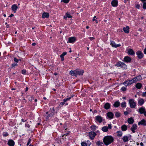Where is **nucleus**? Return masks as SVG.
Instances as JSON below:
<instances>
[{
    "label": "nucleus",
    "mask_w": 146,
    "mask_h": 146,
    "mask_svg": "<svg viewBox=\"0 0 146 146\" xmlns=\"http://www.w3.org/2000/svg\"><path fill=\"white\" fill-rule=\"evenodd\" d=\"M102 129L103 131L106 132L108 130V127L106 126H105L102 127Z\"/></svg>",
    "instance_id": "27"
},
{
    "label": "nucleus",
    "mask_w": 146,
    "mask_h": 146,
    "mask_svg": "<svg viewBox=\"0 0 146 146\" xmlns=\"http://www.w3.org/2000/svg\"><path fill=\"white\" fill-rule=\"evenodd\" d=\"M31 139H29L28 141L27 144V146H28V145H29V144L31 142Z\"/></svg>",
    "instance_id": "51"
},
{
    "label": "nucleus",
    "mask_w": 146,
    "mask_h": 146,
    "mask_svg": "<svg viewBox=\"0 0 146 146\" xmlns=\"http://www.w3.org/2000/svg\"><path fill=\"white\" fill-rule=\"evenodd\" d=\"M96 120L99 122L100 123H101L102 121V117L100 116H97L96 117Z\"/></svg>",
    "instance_id": "13"
},
{
    "label": "nucleus",
    "mask_w": 146,
    "mask_h": 146,
    "mask_svg": "<svg viewBox=\"0 0 146 146\" xmlns=\"http://www.w3.org/2000/svg\"><path fill=\"white\" fill-rule=\"evenodd\" d=\"M120 105L119 102H115L113 104V106L115 107H118Z\"/></svg>",
    "instance_id": "31"
},
{
    "label": "nucleus",
    "mask_w": 146,
    "mask_h": 146,
    "mask_svg": "<svg viewBox=\"0 0 146 146\" xmlns=\"http://www.w3.org/2000/svg\"><path fill=\"white\" fill-rule=\"evenodd\" d=\"M136 78H137L138 81L141 80L142 79L140 75L137 76V77H136Z\"/></svg>",
    "instance_id": "37"
},
{
    "label": "nucleus",
    "mask_w": 146,
    "mask_h": 146,
    "mask_svg": "<svg viewBox=\"0 0 146 146\" xmlns=\"http://www.w3.org/2000/svg\"><path fill=\"white\" fill-rule=\"evenodd\" d=\"M129 103L130 104V107L131 108H135L136 104L135 102L134 101L133 99H130L129 100Z\"/></svg>",
    "instance_id": "2"
},
{
    "label": "nucleus",
    "mask_w": 146,
    "mask_h": 146,
    "mask_svg": "<svg viewBox=\"0 0 146 146\" xmlns=\"http://www.w3.org/2000/svg\"><path fill=\"white\" fill-rule=\"evenodd\" d=\"M14 60L15 62H18L19 61V60H18L15 57L14 58Z\"/></svg>",
    "instance_id": "48"
},
{
    "label": "nucleus",
    "mask_w": 146,
    "mask_h": 146,
    "mask_svg": "<svg viewBox=\"0 0 146 146\" xmlns=\"http://www.w3.org/2000/svg\"><path fill=\"white\" fill-rule=\"evenodd\" d=\"M84 73V71L83 70H76V75H82Z\"/></svg>",
    "instance_id": "9"
},
{
    "label": "nucleus",
    "mask_w": 146,
    "mask_h": 146,
    "mask_svg": "<svg viewBox=\"0 0 146 146\" xmlns=\"http://www.w3.org/2000/svg\"><path fill=\"white\" fill-rule=\"evenodd\" d=\"M36 44L35 43H33L32 44V45L33 46H35L36 45Z\"/></svg>",
    "instance_id": "64"
},
{
    "label": "nucleus",
    "mask_w": 146,
    "mask_h": 146,
    "mask_svg": "<svg viewBox=\"0 0 146 146\" xmlns=\"http://www.w3.org/2000/svg\"><path fill=\"white\" fill-rule=\"evenodd\" d=\"M118 1L117 0H113L111 3V5L113 7H116L118 5Z\"/></svg>",
    "instance_id": "8"
},
{
    "label": "nucleus",
    "mask_w": 146,
    "mask_h": 146,
    "mask_svg": "<svg viewBox=\"0 0 146 146\" xmlns=\"http://www.w3.org/2000/svg\"><path fill=\"white\" fill-rule=\"evenodd\" d=\"M138 124L139 125L141 124L143 125H146V121L145 120L143 119L140 121L138 123Z\"/></svg>",
    "instance_id": "22"
},
{
    "label": "nucleus",
    "mask_w": 146,
    "mask_h": 146,
    "mask_svg": "<svg viewBox=\"0 0 146 146\" xmlns=\"http://www.w3.org/2000/svg\"><path fill=\"white\" fill-rule=\"evenodd\" d=\"M69 0H62L61 2H63L65 3H67L69 2Z\"/></svg>",
    "instance_id": "40"
},
{
    "label": "nucleus",
    "mask_w": 146,
    "mask_h": 146,
    "mask_svg": "<svg viewBox=\"0 0 146 146\" xmlns=\"http://www.w3.org/2000/svg\"><path fill=\"white\" fill-rule=\"evenodd\" d=\"M117 136L119 137H121L122 135V132L121 131H117Z\"/></svg>",
    "instance_id": "33"
},
{
    "label": "nucleus",
    "mask_w": 146,
    "mask_h": 146,
    "mask_svg": "<svg viewBox=\"0 0 146 146\" xmlns=\"http://www.w3.org/2000/svg\"><path fill=\"white\" fill-rule=\"evenodd\" d=\"M14 16L13 14H11L9 16V17H11Z\"/></svg>",
    "instance_id": "61"
},
{
    "label": "nucleus",
    "mask_w": 146,
    "mask_h": 146,
    "mask_svg": "<svg viewBox=\"0 0 146 146\" xmlns=\"http://www.w3.org/2000/svg\"><path fill=\"white\" fill-rule=\"evenodd\" d=\"M97 19V18H96V16H94L93 18V20H92V21H95L96 20V19Z\"/></svg>",
    "instance_id": "53"
},
{
    "label": "nucleus",
    "mask_w": 146,
    "mask_h": 146,
    "mask_svg": "<svg viewBox=\"0 0 146 146\" xmlns=\"http://www.w3.org/2000/svg\"><path fill=\"white\" fill-rule=\"evenodd\" d=\"M124 85L126 86H128L130 85L133 84L131 80H127L125 82L123 83Z\"/></svg>",
    "instance_id": "7"
},
{
    "label": "nucleus",
    "mask_w": 146,
    "mask_h": 146,
    "mask_svg": "<svg viewBox=\"0 0 146 146\" xmlns=\"http://www.w3.org/2000/svg\"><path fill=\"white\" fill-rule=\"evenodd\" d=\"M137 126L136 124H134L133 125L132 127L131 128V130L133 133H135V131L134 130L137 129Z\"/></svg>",
    "instance_id": "17"
},
{
    "label": "nucleus",
    "mask_w": 146,
    "mask_h": 146,
    "mask_svg": "<svg viewBox=\"0 0 146 146\" xmlns=\"http://www.w3.org/2000/svg\"><path fill=\"white\" fill-rule=\"evenodd\" d=\"M142 86V84L140 83H137L135 85V87L136 88L140 89Z\"/></svg>",
    "instance_id": "25"
},
{
    "label": "nucleus",
    "mask_w": 146,
    "mask_h": 146,
    "mask_svg": "<svg viewBox=\"0 0 146 146\" xmlns=\"http://www.w3.org/2000/svg\"><path fill=\"white\" fill-rule=\"evenodd\" d=\"M131 80H132L133 83L135 82H137L138 81V80H137L136 77L134 78H133Z\"/></svg>",
    "instance_id": "35"
},
{
    "label": "nucleus",
    "mask_w": 146,
    "mask_h": 146,
    "mask_svg": "<svg viewBox=\"0 0 146 146\" xmlns=\"http://www.w3.org/2000/svg\"><path fill=\"white\" fill-rule=\"evenodd\" d=\"M101 143H101L100 141H98L96 143V144L98 145H100Z\"/></svg>",
    "instance_id": "50"
},
{
    "label": "nucleus",
    "mask_w": 146,
    "mask_h": 146,
    "mask_svg": "<svg viewBox=\"0 0 146 146\" xmlns=\"http://www.w3.org/2000/svg\"><path fill=\"white\" fill-rule=\"evenodd\" d=\"M66 54L67 53L66 52H64L60 55V57H64V56L66 55Z\"/></svg>",
    "instance_id": "45"
},
{
    "label": "nucleus",
    "mask_w": 146,
    "mask_h": 146,
    "mask_svg": "<svg viewBox=\"0 0 146 146\" xmlns=\"http://www.w3.org/2000/svg\"><path fill=\"white\" fill-rule=\"evenodd\" d=\"M25 125L28 128H29L30 127V126H29V125L28 124H26Z\"/></svg>",
    "instance_id": "59"
},
{
    "label": "nucleus",
    "mask_w": 146,
    "mask_h": 146,
    "mask_svg": "<svg viewBox=\"0 0 146 146\" xmlns=\"http://www.w3.org/2000/svg\"><path fill=\"white\" fill-rule=\"evenodd\" d=\"M107 116L110 119H112L113 118L114 115L111 112H108L107 113Z\"/></svg>",
    "instance_id": "12"
},
{
    "label": "nucleus",
    "mask_w": 146,
    "mask_h": 146,
    "mask_svg": "<svg viewBox=\"0 0 146 146\" xmlns=\"http://www.w3.org/2000/svg\"><path fill=\"white\" fill-rule=\"evenodd\" d=\"M71 97H70L68 98H66V99H64V102H66L67 101L69 100L70 99H71Z\"/></svg>",
    "instance_id": "43"
},
{
    "label": "nucleus",
    "mask_w": 146,
    "mask_h": 146,
    "mask_svg": "<svg viewBox=\"0 0 146 146\" xmlns=\"http://www.w3.org/2000/svg\"><path fill=\"white\" fill-rule=\"evenodd\" d=\"M60 57L61 58V61H64V57Z\"/></svg>",
    "instance_id": "60"
},
{
    "label": "nucleus",
    "mask_w": 146,
    "mask_h": 146,
    "mask_svg": "<svg viewBox=\"0 0 146 146\" xmlns=\"http://www.w3.org/2000/svg\"><path fill=\"white\" fill-rule=\"evenodd\" d=\"M128 52L129 54L131 55H133L135 53L133 51L132 49H130L128 51Z\"/></svg>",
    "instance_id": "30"
},
{
    "label": "nucleus",
    "mask_w": 146,
    "mask_h": 146,
    "mask_svg": "<svg viewBox=\"0 0 146 146\" xmlns=\"http://www.w3.org/2000/svg\"><path fill=\"white\" fill-rule=\"evenodd\" d=\"M122 139L124 142H126L128 141V137L126 136L123 137Z\"/></svg>",
    "instance_id": "29"
},
{
    "label": "nucleus",
    "mask_w": 146,
    "mask_h": 146,
    "mask_svg": "<svg viewBox=\"0 0 146 146\" xmlns=\"http://www.w3.org/2000/svg\"><path fill=\"white\" fill-rule=\"evenodd\" d=\"M49 13L44 12L42 14V18H48L49 17Z\"/></svg>",
    "instance_id": "11"
},
{
    "label": "nucleus",
    "mask_w": 146,
    "mask_h": 146,
    "mask_svg": "<svg viewBox=\"0 0 146 146\" xmlns=\"http://www.w3.org/2000/svg\"><path fill=\"white\" fill-rule=\"evenodd\" d=\"M117 66H121V67L126 68L127 67L126 65L123 62L119 61L115 65Z\"/></svg>",
    "instance_id": "3"
},
{
    "label": "nucleus",
    "mask_w": 146,
    "mask_h": 146,
    "mask_svg": "<svg viewBox=\"0 0 146 146\" xmlns=\"http://www.w3.org/2000/svg\"><path fill=\"white\" fill-rule=\"evenodd\" d=\"M14 142L12 140H10L8 141V144L10 146H13L14 145Z\"/></svg>",
    "instance_id": "19"
},
{
    "label": "nucleus",
    "mask_w": 146,
    "mask_h": 146,
    "mask_svg": "<svg viewBox=\"0 0 146 146\" xmlns=\"http://www.w3.org/2000/svg\"><path fill=\"white\" fill-rule=\"evenodd\" d=\"M145 111V108L142 107L140 108L139 109V111L140 113L141 114H142L143 113H144Z\"/></svg>",
    "instance_id": "23"
},
{
    "label": "nucleus",
    "mask_w": 146,
    "mask_h": 146,
    "mask_svg": "<svg viewBox=\"0 0 146 146\" xmlns=\"http://www.w3.org/2000/svg\"><path fill=\"white\" fill-rule=\"evenodd\" d=\"M17 64L16 63H14L12 64V67H14L15 66H17Z\"/></svg>",
    "instance_id": "47"
},
{
    "label": "nucleus",
    "mask_w": 146,
    "mask_h": 146,
    "mask_svg": "<svg viewBox=\"0 0 146 146\" xmlns=\"http://www.w3.org/2000/svg\"><path fill=\"white\" fill-rule=\"evenodd\" d=\"M131 60V58L128 56H125L124 58V61L126 62H130Z\"/></svg>",
    "instance_id": "14"
},
{
    "label": "nucleus",
    "mask_w": 146,
    "mask_h": 146,
    "mask_svg": "<svg viewBox=\"0 0 146 146\" xmlns=\"http://www.w3.org/2000/svg\"><path fill=\"white\" fill-rule=\"evenodd\" d=\"M76 40V38L75 37H70L68 39V42L67 43H73Z\"/></svg>",
    "instance_id": "4"
},
{
    "label": "nucleus",
    "mask_w": 146,
    "mask_h": 146,
    "mask_svg": "<svg viewBox=\"0 0 146 146\" xmlns=\"http://www.w3.org/2000/svg\"><path fill=\"white\" fill-rule=\"evenodd\" d=\"M72 17V16L70 15V14H69L68 13H66L65 15L64 16V19H66L67 18H71Z\"/></svg>",
    "instance_id": "20"
},
{
    "label": "nucleus",
    "mask_w": 146,
    "mask_h": 146,
    "mask_svg": "<svg viewBox=\"0 0 146 146\" xmlns=\"http://www.w3.org/2000/svg\"><path fill=\"white\" fill-rule=\"evenodd\" d=\"M127 126L125 125H123L121 127V129L123 131H126V130L127 129Z\"/></svg>",
    "instance_id": "26"
},
{
    "label": "nucleus",
    "mask_w": 146,
    "mask_h": 146,
    "mask_svg": "<svg viewBox=\"0 0 146 146\" xmlns=\"http://www.w3.org/2000/svg\"><path fill=\"white\" fill-rule=\"evenodd\" d=\"M135 7L138 9H139V8L140 7V5L139 4H137V5H135Z\"/></svg>",
    "instance_id": "52"
},
{
    "label": "nucleus",
    "mask_w": 146,
    "mask_h": 146,
    "mask_svg": "<svg viewBox=\"0 0 146 146\" xmlns=\"http://www.w3.org/2000/svg\"><path fill=\"white\" fill-rule=\"evenodd\" d=\"M96 135V133L93 131H91L89 132V136L90 138L91 139H93Z\"/></svg>",
    "instance_id": "6"
},
{
    "label": "nucleus",
    "mask_w": 146,
    "mask_h": 146,
    "mask_svg": "<svg viewBox=\"0 0 146 146\" xmlns=\"http://www.w3.org/2000/svg\"><path fill=\"white\" fill-rule=\"evenodd\" d=\"M96 127V126L94 125H93L90 127L91 129L93 131H95Z\"/></svg>",
    "instance_id": "34"
},
{
    "label": "nucleus",
    "mask_w": 146,
    "mask_h": 146,
    "mask_svg": "<svg viewBox=\"0 0 146 146\" xmlns=\"http://www.w3.org/2000/svg\"><path fill=\"white\" fill-rule=\"evenodd\" d=\"M143 3L145 2L146 0H140Z\"/></svg>",
    "instance_id": "62"
},
{
    "label": "nucleus",
    "mask_w": 146,
    "mask_h": 146,
    "mask_svg": "<svg viewBox=\"0 0 146 146\" xmlns=\"http://www.w3.org/2000/svg\"><path fill=\"white\" fill-rule=\"evenodd\" d=\"M146 95V93H143L142 94V96L143 97H145Z\"/></svg>",
    "instance_id": "57"
},
{
    "label": "nucleus",
    "mask_w": 146,
    "mask_h": 146,
    "mask_svg": "<svg viewBox=\"0 0 146 146\" xmlns=\"http://www.w3.org/2000/svg\"><path fill=\"white\" fill-rule=\"evenodd\" d=\"M121 115L120 113L119 112H116L115 113V116L116 117H119Z\"/></svg>",
    "instance_id": "36"
},
{
    "label": "nucleus",
    "mask_w": 146,
    "mask_h": 146,
    "mask_svg": "<svg viewBox=\"0 0 146 146\" xmlns=\"http://www.w3.org/2000/svg\"><path fill=\"white\" fill-rule=\"evenodd\" d=\"M143 8L144 9H146V2L143 3Z\"/></svg>",
    "instance_id": "41"
},
{
    "label": "nucleus",
    "mask_w": 146,
    "mask_h": 146,
    "mask_svg": "<svg viewBox=\"0 0 146 146\" xmlns=\"http://www.w3.org/2000/svg\"><path fill=\"white\" fill-rule=\"evenodd\" d=\"M110 45L113 47L117 48L120 46L121 45L120 44H116L115 42L113 41H110Z\"/></svg>",
    "instance_id": "5"
},
{
    "label": "nucleus",
    "mask_w": 146,
    "mask_h": 146,
    "mask_svg": "<svg viewBox=\"0 0 146 146\" xmlns=\"http://www.w3.org/2000/svg\"><path fill=\"white\" fill-rule=\"evenodd\" d=\"M54 113H50L49 114H48L47 115V116L46 117V121H47L48 120V118L49 117H52L54 115Z\"/></svg>",
    "instance_id": "28"
},
{
    "label": "nucleus",
    "mask_w": 146,
    "mask_h": 146,
    "mask_svg": "<svg viewBox=\"0 0 146 146\" xmlns=\"http://www.w3.org/2000/svg\"><path fill=\"white\" fill-rule=\"evenodd\" d=\"M144 101L143 99H140L139 101V104L141 105H142L144 103Z\"/></svg>",
    "instance_id": "32"
},
{
    "label": "nucleus",
    "mask_w": 146,
    "mask_h": 146,
    "mask_svg": "<svg viewBox=\"0 0 146 146\" xmlns=\"http://www.w3.org/2000/svg\"><path fill=\"white\" fill-rule=\"evenodd\" d=\"M124 113L125 115H127L128 114V113L127 111H125Z\"/></svg>",
    "instance_id": "58"
},
{
    "label": "nucleus",
    "mask_w": 146,
    "mask_h": 146,
    "mask_svg": "<svg viewBox=\"0 0 146 146\" xmlns=\"http://www.w3.org/2000/svg\"><path fill=\"white\" fill-rule=\"evenodd\" d=\"M127 122L129 123L132 124L134 122V120L132 118H129L127 119Z\"/></svg>",
    "instance_id": "24"
},
{
    "label": "nucleus",
    "mask_w": 146,
    "mask_h": 146,
    "mask_svg": "<svg viewBox=\"0 0 146 146\" xmlns=\"http://www.w3.org/2000/svg\"><path fill=\"white\" fill-rule=\"evenodd\" d=\"M129 26H127L126 27H123V30L125 33H128L129 32Z\"/></svg>",
    "instance_id": "15"
},
{
    "label": "nucleus",
    "mask_w": 146,
    "mask_h": 146,
    "mask_svg": "<svg viewBox=\"0 0 146 146\" xmlns=\"http://www.w3.org/2000/svg\"><path fill=\"white\" fill-rule=\"evenodd\" d=\"M136 53L139 58L141 59L143 57V54L141 51H138L136 52Z\"/></svg>",
    "instance_id": "10"
},
{
    "label": "nucleus",
    "mask_w": 146,
    "mask_h": 146,
    "mask_svg": "<svg viewBox=\"0 0 146 146\" xmlns=\"http://www.w3.org/2000/svg\"><path fill=\"white\" fill-rule=\"evenodd\" d=\"M144 53L145 54H146V48H145L144 50Z\"/></svg>",
    "instance_id": "63"
},
{
    "label": "nucleus",
    "mask_w": 146,
    "mask_h": 146,
    "mask_svg": "<svg viewBox=\"0 0 146 146\" xmlns=\"http://www.w3.org/2000/svg\"><path fill=\"white\" fill-rule=\"evenodd\" d=\"M17 9L18 7L17 6V5L15 4H14L12 5L11 7L12 10L13 11H16L17 10Z\"/></svg>",
    "instance_id": "21"
},
{
    "label": "nucleus",
    "mask_w": 146,
    "mask_h": 146,
    "mask_svg": "<svg viewBox=\"0 0 146 146\" xmlns=\"http://www.w3.org/2000/svg\"><path fill=\"white\" fill-rule=\"evenodd\" d=\"M28 99L30 101H32V98H33L31 96H28L27 97Z\"/></svg>",
    "instance_id": "39"
},
{
    "label": "nucleus",
    "mask_w": 146,
    "mask_h": 146,
    "mask_svg": "<svg viewBox=\"0 0 146 146\" xmlns=\"http://www.w3.org/2000/svg\"><path fill=\"white\" fill-rule=\"evenodd\" d=\"M108 127V128L111 129V125L109 124Z\"/></svg>",
    "instance_id": "56"
},
{
    "label": "nucleus",
    "mask_w": 146,
    "mask_h": 146,
    "mask_svg": "<svg viewBox=\"0 0 146 146\" xmlns=\"http://www.w3.org/2000/svg\"><path fill=\"white\" fill-rule=\"evenodd\" d=\"M121 106L122 107H126V102H123L121 104Z\"/></svg>",
    "instance_id": "38"
},
{
    "label": "nucleus",
    "mask_w": 146,
    "mask_h": 146,
    "mask_svg": "<svg viewBox=\"0 0 146 146\" xmlns=\"http://www.w3.org/2000/svg\"><path fill=\"white\" fill-rule=\"evenodd\" d=\"M26 71L24 70H23L21 71L22 73L23 74H25L26 73Z\"/></svg>",
    "instance_id": "46"
},
{
    "label": "nucleus",
    "mask_w": 146,
    "mask_h": 146,
    "mask_svg": "<svg viewBox=\"0 0 146 146\" xmlns=\"http://www.w3.org/2000/svg\"><path fill=\"white\" fill-rule=\"evenodd\" d=\"M121 90L123 91H125L126 90V88L124 87H122Z\"/></svg>",
    "instance_id": "44"
},
{
    "label": "nucleus",
    "mask_w": 146,
    "mask_h": 146,
    "mask_svg": "<svg viewBox=\"0 0 146 146\" xmlns=\"http://www.w3.org/2000/svg\"><path fill=\"white\" fill-rule=\"evenodd\" d=\"M113 137L111 136H107L104 138L103 141L106 145H108L113 142Z\"/></svg>",
    "instance_id": "1"
},
{
    "label": "nucleus",
    "mask_w": 146,
    "mask_h": 146,
    "mask_svg": "<svg viewBox=\"0 0 146 146\" xmlns=\"http://www.w3.org/2000/svg\"><path fill=\"white\" fill-rule=\"evenodd\" d=\"M110 107V104L108 103H107L105 104L104 106V108L106 110H108L109 109Z\"/></svg>",
    "instance_id": "16"
},
{
    "label": "nucleus",
    "mask_w": 146,
    "mask_h": 146,
    "mask_svg": "<svg viewBox=\"0 0 146 146\" xmlns=\"http://www.w3.org/2000/svg\"><path fill=\"white\" fill-rule=\"evenodd\" d=\"M3 135L4 137H6L8 135V134L6 133L3 134Z\"/></svg>",
    "instance_id": "55"
},
{
    "label": "nucleus",
    "mask_w": 146,
    "mask_h": 146,
    "mask_svg": "<svg viewBox=\"0 0 146 146\" xmlns=\"http://www.w3.org/2000/svg\"><path fill=\"white\" fill-rule=\"evenodd\" d=\"M64 102H64H61L60 103V105H59V106H62L63 105H64V104L65 102Z\"/></svg>",
    "instance_id": "49"
},
{
    "label": "nucleus",
    "mask_w": 146,
    "mask_h": 146,
    "mask_svg": "<svg viewBox=\"0 0 146 146\" xmlns=\"http://www.w3.org/2000/svg\"><path fill=\"white\" fill-rule=\"evenodd\" d=\"M70 74L72 76H76V70L72 71L71 70L70 72Z\"/></svg>",
    "instance_id": "18"
},
{
    "label": "nucleus",
    "mask_w": 146,
    "mask_h": 146,
    "mask_svg": "<svg viewBox=\"0 0 146 146\" xmlns=\"http://www.w3.org/2000/svg\"><path fill=\"white\" fill-rule=\"evenodd\" d=\"M89 39L91 40H92L95 39V38L93 37H90L89 38Z\"/></svg>",
    "instance_id": "54"
},
{
    "label": "nucleus",
    "mask_w": 146,
    "mask_h": 146,
    "mask_svg": "<svg viewBox=\"0 0 146 146\" xmlns=\"http://www.w3.org/2000/svg\"><path fill=\"white\" fill-rule=\"evenodd\" d=\"M81 145L82 146H85L86 145V146H88L90 145H87L84 142H82L81 143Z\"/></svg>",
    "instance_id": "42"
}]
</instances>
